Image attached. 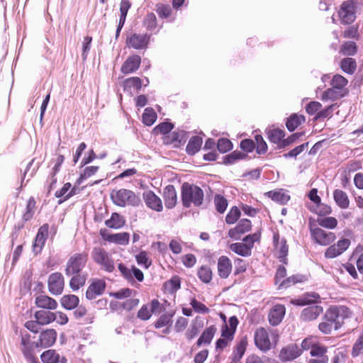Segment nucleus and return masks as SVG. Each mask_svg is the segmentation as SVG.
<instances>
[{"instance_id": "obj_38", "label": "nucleus", "mask_w": 363, "mask_h": 363, "mask_svg": "<svg viewBox=\"0 0 363 363\" xmlns=\"http://www.w3.org/2000/svg\"><path fill=\"white\" fill-rule=\"evenodd\" d=\"M306 277L303 274H294L286 279L282 280L279 284V289H287L292 285H294L298 283H303L306 281Z\"/></svg>"}, {"instance_id": "obj_22", "label": "nucleus", "mask_w": 363, "mask_h": 363, "mask_svg": "<svg viewBox=\"0 0 363 363\" xmlns=\"http://www.w3.org/2000/svg\"><path fill=\"white\" fill-rule=\"evenodd\" d=\"M218 274L221 279H227L232 272V262L229 257L220 256L218 259Z\"/></svg>"}, {"instance_id": "obj_64", "label": "nucleus", "mask_w": 363, "mask_h": 363, "mask_svg": "<svg viewBox=\"0 0 363 363\" xmlns=\"http://www.w3.org/2000/svg\"><path fill=\"white\" fill-rule=\"evenodd\" d=\"M363 350V333L359 336L356 342L354 343L352 349L351 355L352 357H357L359 355L360 352Z\"/></svg>"}, {"instance_id": "obj_62", "label": "nucleus", "mask_w": 363, "mask_h": 363, "mask_svg": "<svg viewBox=\"0 0 363 363\" xmlns=\"http://www.w3.org/2000/svg\"><path fill=\"white\" fill-rule=\"evenodd\" d=\"M156 12L157 13L160 18H167L172 14V10L169 5L157 4Z\"/></svg>"}, {"instance_id": "obj_37", "label": "nucleus", "mask_w": 363, "mask_h": 363, "mask_svg": "<svg viewBox=\"0 0 363 363\" xmlns=\"http://www.w3.org/2000/svg\"><path fill=\"white\" fill-rule=\"evenodd\" d=\"M247 345V341L246 337H243L240 340V341L237 344L233 351V357L232 362L234 363H237L239 362L242 357H243L246 347Z\"/></svg>"}, {"instance_id": "obj_21", "label": "nucleus", "mask_w": 363, "mask_h": 363, "mask_svg": "<svg viewBox=\"0 0 363 363\" xmlns=\"http://www.w3.org/2000/svg\"><path fill=\"white\" fill-rule=\"evenodd\" d=\"M323 311V308L319 305H312L303 308L300 315V319L305 322L315 320Z\"/></svg>"}, {"instance_id": "obj_12", "label": "nucleus", "mask_w": 363, "mask_h": 363, "mask_svg": "<svg viewBox=\"0 0 363 363\" xmlns=\"http://www.w3.org/2000/svg\"><path fill=\"white\" fill-rule=\"evenodd\" d=\"M99 234L103 240L109 242L121 245H126L129 243L130 234L127 232L108 233L106 228H102L100 230Z\"/></svg>"}, {"instance_id": "obj_51", "label": "nucleus", "mask_w": 363, "mask_h": 363, "mask_svg": "<svg viewBox=\"0 0 363 363\" xmlns=\"http://www.w3.org/2000/svg\"><path fill=\"white\" fill-rule=\"evenodd\" d=\"M256 143L255 150L258 155H264L267 152L268 146L262 135L257 134L255 136Z\"/></svg>"}, {"instance_id": "obj_11", "label": "nucleus", "mask_w": 363, "mask_h": 363, "mask_svg": "<svg viewBox=\"0 0 363 363\" xmlns=\"http://www.w3.org/2000/svg\"><path fill=\"white\" fill-rule=\"evenodd\" d=\"M65 286L64 277L60 272L52 273L48 280V287L49 292L55 296L62 294Z\"/></svg>"}, {"instance_id": "obj_52", "label": "nucleus", "mask_w": 363, "mask_h": 363, "mask_svg": "<svg viewBox=\"0 0 363 363\" xmlns=\"http://www.w3.org/2000/svg\"><path fill=\"white\" fill-rule=\"evenodd\" d=\"M317 222L319 225L328 229H334L337 225V220L335 217L318 218Z\"/></svg>"}, {"instance_id": "obj_55", "label": "nucleus", "mask_w": 363, "mask_h": 363, "mask_svg": "<svg viewBox=\"0 0 363 363\" xmlns=\"http://www.w3.org/2000/svg\"><path fill=\"white\" fill-rule=\"evenodd\" d=\"M143 26L147 28V30L153 31L157 28V18L154 13H148L145 17Z\"/></svg>"}, {"instance_id": "obj_36", "label": "nucleus", "mask_w": 363, "mask_h": 363, "mask_svg": "<svg viewBox=\"0 0 363 363\" xmlns=\"http://www.w3.org/2000/svg\"><path fill=\"white\" fill-rule=\"evenodd\" d=\"M333 199L335 203L342 209H346L350 206V200L347 194L340 189H335L333 191Z\"/></svg>"}, {"instance_id": "obj_63", "label": "nucleus", "mask_w": 363, "mask_h": 363, "mask_svg": "<svg viewBox=\"0 0 363 363\" xmlns=\"http://www.w3.org/2000/svg\"><path fill=\"white\" fill-rule=\"evenodd\" d=\"M164 284L165 286L169 284L170 286L169 293L174 294L181 288V279L179 276H174Z\"/></svg>"}, {"instance_id": "obj_2", "label": "nucleus", "mask_w": 363, "mask_h": 363, "mask_svg": "<svg viewBox=\"0 0 363 363\" xmlns=\"http://www.w3.org/2000/svg\"><path fill=\"white\" fill-rule=\"evenodd\" d=\"M350 310L345 306H331L325 311L323 319L334 324V330H339L344 324V320L350 316Z\"/></svg>"}, {"instance_id": "obj_17", "label": "nucleus", "mask_w": 363, "mask_h": 363, "mask_svg": "<svg viewBox=\"0 0 363 363\" xmlns=\"http://www.w3.org/2000/svg\"><path fill=\"white\" fill-rule=\"evenodd\" d=\"M106 282L103 279H94L91 284L89 286L86 291V298L88 300H93L97 296H101L104 294L106 289Z\"/></svg>"}, {"instance_id": "obj_10", "label": "nucleus", "mask_w": 363, "mask_h": 363, "mask_svg": "<svg viewBox=\"0 0 363 363\" xmlns=\"http://www.w3.org/2000/svg\"><path fill=\"white\" fill-rule=\"evenodd\" d=\"M162 139L164 145H172L174 148H180L186 142L187 132L184 130L171 131L166 136H162Z\"/></svg>"}, {"instance_id": "obj_13", "label": "nucleus", "mask_w": 363, "mask_h": 363, "mask_svg": "<svg viewBox=\"0 0 363 363\" xmlns=\"http://www.w3.org/2000/svg\"><path fill=\"white\" fill-rule=\"evenodd\" d=\"M57 332L55 329L43 330L40 333L39 338L36 341V348H48L52 346L57 340Z\"/></svg>"}, {"instance_id": "obj_39", "label": "nucleus", "mask_w": 363, "mask_h": 363, "mask_svg": "<svg viewBox=\"0 0 363 363\" xmlns=\"http://www.w3.org/2000/svg\"><path fill=\"white\" fill-rule=\"evenodd\" d=\"M229 248L235 254L242 257H249L252 255L250 246H247L243 242H235L230 245Z\"/></svg>"}, {"instance_id": "obj_31", "label": "nucleus", "mask_w": 363, "mask_h": 363, "mask_svg": "<svg viewBox=\"0 0 363 363\" xmlns=\"http://www.w3.org/2000/svg\"><path fill=\"white\" fill-rule=\"evenodd\" d=\"M203 139L199 135L192 136L186 147V152L188 155H196L201 148Z\"/></svg>"}, {"instance_id": "obj_35", "label": "nucleus", "mask_w": 363, "mask_h": 363, "mask_svg": "<svg viewBox=\"0 0 363 363\" xmlns=\"http://www.w3.org/2000/svg\"><path fill=\"white\" fill-rule=\"evenodd\" d=\"M61 306L66 310H73L76 308L79 303V298L74 294L64 295L60 298Z\"/></svg>"}, {"instance_id": "obj_53", "label": "nucleus", "mask_w": 363, "mask_h": 363, "mask_svg": "<svg viewBox=\"0 0 363 363\" xmlns=\"http://www.w3.org/2000/svg\"><path fill=\"white\" fill-rule=\"evenodd\" d=\"M304 135H305V131L296 132V133H292L291 135L288 136L286 138H284V140L281 141V145L279 146V149H284V148L289 146L290 145L296 142V140L298 138L303 136Z\"/></svg>"}, {"instance_id": "obj_32", "label": "nucleus", "mask_w": 363, "mask_h": 363, "mask_svg": "<svg viewBox=\"0 0 363 363\" xmlns=\"http://www.w3.org/2000/svg\"><path fill=\"white\" fill-rule=\"evenodd\" d=\"M348 94V91H340L337 90L333 86L331 88L327 89L323 91L321 96L322 101H335L337 99L343 98Z\"/></svg>"}, {"instance_id": "obj_25", "label": "nucleus", "mask_w": 363, "mask_h": 363, "mask_svg": "<svg viewBox=\"0 0 363 363\" xmlns=\"http://www.w3.org/2000/svg\"><path fill=\"white\" fill-rule=\"evenodd\" d=\"M306 117L296 113H291L286 118V128L289 132H294L299 125L305 123Z\"/></svg>"}, {"instance_id": "obj_41", "label": "nucleus", "mask_w": 363, "mask_h": 363, "mask_svg": "<svg viewBox=\"0 0 363 363\" xmlns=\"http://www.w3.org/2000/svg\"><path fill=\"white\" fill-rule=\"evenodd\" d=\"M174 128V124L169 120L160 123L153 128V133L155 134L160 133L163 136H166Z\"/></svg>"}, {"instance_id": "obj_24", "label": "nucleus", "mask_w": 363, "mask_h": 363, "mask_svg": "<svg viewBox=\"0 0 363 363\" xmlns=\"http://www.w3.org/2000/svg\"><path fill=\"white\" fill-rule=\"evenodd\" d=\"M264 195L280 205L286 204L291 199L283 189L269 191Z\"/></svg>"}, {"instance_id": "obj_20", "label": "nucleus", "mask_w": 363, "mask_h": 363, "mask_svg": "<svg viewBox=\"0 0 363 363\" xmlns=\"http://www.w3.org/2000/svg\"><path fill=\"white\" fill-rule=\"evenodd\" d=\"M162 196L167 208L172 209L176 206L177 203V194L174 185H167L163 190Z\"/></svg>"}, {"instance_id": "obj_57", "label": "nucleus", "mask_w": 363, "mask_h": 363, "mask_svg": "<svg viewBox=\"0 0 363 363\" xmlns=\"http://www.w3.org/2000/svg\"><path fill=\"white\" fill-rule=\"evenodd\" d=\"M328 351L326 346L315 343L310 351L311 357H316L323 359V357H328L325 354Z\"/></svg>"}, {"instance_id": "obj_23", "label": "nucleus", "mask_w": 363, "mask_h": 363, "mask_svg": "<svg viewBox=\"0 0 363 363\" xmlns=\"http://www.w3.org/2000/svg\"><path fill=\"white\" fill-rule=\"evenodd\" d=\"M286 308L283 305H276L268 315L269 324L272 326L278 325L283 320Z\"/></svg>"}, {"instance_id": "obj_47", "label": "nucleus", "mask_w": 363, "mask_h": 363, "mask_svg": "<svg viewBox=\"0 0 363 363\" xmlns=\"http://www.w3.org/2000/svg\"><path fill=\"white\" fill-rule=\"evenodd\" d=\"M357 50V45L353 41H346L340 47V52L346 56H353Z\"/></svg>"}, {"instance_id": "obj_1", "label": "nucleus", "mask_w": 363, "mask_h": 363, "mask_svg": "<svg viewBox=\"0 0 363 363\" xmlns=\"http://www.w3.org/2000/svg\"><path fill=\"white\" fill-rule=\"evenodd\" d=\"M203 191L199 186L189 182H184L181 187V199L184 208H189L193 203L200 207L203 202Z\"/></svg>"}, {"instance_id": "obj_42", "label": "nucleus", "mask_w": 363, "mask_h": 363, "mask_svg": "<svg viewBox=\"0 0 363 363\" xmlns=\"http://www.w3.org/2000/svg\"><path fill=\"white\" fill-rule=\"evenodd\" d=\"M197 276L202 282L208 284L212 280L213 272L209 266L202 265L198 269Z\"/></svg>"}, {"instance_id": "obj_7", "label": "nucleus", "mask_w": 363, "mask_h": 363, "mask_svg": "<svg viewBox=\"0 0 363 363\" xmlns=\"http://www.w3.org/2000/svg\"><path fill=\"white\" fill-rule=\"evenodd\" d=\"M91 257L105 271L113 272L115 269L113 261L105 249L101 247H94L91 252Z\"/></svg>"}, {"instance_id": "obj_49", "label": "nucleus", "mask_w": 363, "mask_h": 363, "mask_svg": "<svg viewBox=\"0 0 363 363\" xmlns=\"http://www.w3.org/2000/svg\"><path fill=\"white\" fill-rule=\"evenodd\" d=\"M173 313H164L161 315L157 321L155 322L154 326L156 329L161 328L165 326H169L172 323Z\"/></svg>"}, {"instance_id": "obj_46", "label": "nucleus", "mask_w": 363, "mask_h": 363, "mask_svg": "<svg viewBox=\"0 0 363 363\" xmlns=\"http://www.w3.org/2000/svg\"><path fill=\"white\" fill-rule=\"evenodd\" d=\"M348 83L347 79L343 76L336 74H335L330 82V85L333 88L340 91H347L345 87Z\"/></svg>"}, {"instance_id": "obj_58", "label": "nucleus", "mask_w": 363, "mask_h": 363, "mask_svg": "<svg viewBox=\"0 0 363 363\" xmlns=\"http://www.w3.org/2000/svg\"><path fill=\"white\" fill-rule=\"evenodd\" d=\"M306 306L316 305L320 298V295L316 292H306L301 295Z\"/></svg>"}, {"instance_id": "obj_5", "label": "nucleus", "mask_w": 363, "mask_h": 363, "mask_svg": "<svg viewBox=\"0 0 363 363\" xmlns=\"http://www.w3.org/2000/svg\"><path fill=\"white\" fill-rule=\"evenodd\" d=\"M21 351L23 357L28 363H40L38 357L35 355L36 342L30 340V335L26 331H21Z\"/></svg>"}, {"instance_id": "obj_4", "label": "nucleus", "mask_w": 363, "mask_h": 363, "mask_svg": "<svg viewBox=\"0 0 363 363\" xmlns=\"http://www.w3.org/2000/svg\"><path fill=\"white\" fill-rule=\"evenodd\" d=\"M88 260V253H74L67 260L65 272L66 276L79 274L85 267Z\"/></svg>"}, {"instance_id": "obj_54", "label": "nucleus", "mask_w": 363, "mask_h": 363, "mask_svg": "<svg viewBox=\"0 0 363 363\" xmlns=\"http://www.w3.org/2000/svg\"><path fill=\"white\" fill-rule=\"evenodd\" d=\"M241 216L239 208L236 206H233L225 216V222L228 224H234L238 221Z\"/></svg>"}, {"instance_id": "obj_29", "label": "nucleus", "mask_w": 363, "mask_h": 363, "mask_svg": "<svg viewBox=\"0 0 363 363\" xmlns=\"http://www.w3.org/2000/svg\"><path fill=\"white\" fill-rule=\"evenodd\" d=\"M265 133L269 141L277 145V149L286 135L285 131L279 128L266 129Z\"/></svg>"}, {"instance_id": "obj_27", "label": "nucleus", "mask_w": 363, "mask_h": 363, "mask_svg": "<svg viewBox=\"0 0 363 363\" xmlns=\"http://www.w3.org/2000/svg\"><path fill=\"white\" fill-rule=\"evenodd\" d=\"M43 363H67L65 357H60L55 350H48L40 354Z\"/></svg>"}, {"instance_id": "obj_50", "label": "nucleus", "mask_w": 363, "mask_h": 363, "mask_svg": "<svg viewBox=\"0 0 363 363\" xmlns=\"http://www.w3.org/2000/svg\"><path fill=\"white\" fill-rule=\"evenodd\" d=\"M335 107H338L337 104H334L332 105H330L325 108L317 112V113L315 115L313 120L314 121H319L321 119H325L326 118H330L333 115V112L334 111Z\"/></svg>"}, {"instance_id": "obj_6", "label": "nucleus", "mask_w": 363, "mask_h": 363, "mask_svg": "<svg viewBox=\"0 0 363 363\" xmlns=\"http://www.w3.org/2000/svg\"><path fill=\"white\" fill-rule=\"evenodd\" d=\"M357 2L355 0L344 1L337 11L340 23L343 25H351L357 18Z\"/></svg>"}, {"instance_id": "obj_8", "label": "nucleus", "mask_w": 363, "mask_h": 363, "mask_svg": "<svg viewBox=\"0 0 363 363\" xmlns=\"http://www.w3.org/2000/svg\"><path fill=\"white\" fill-rule=\"evenodd\" d=\"M309 229L312 239L320 245H329L333 242L336 236L332 232H326L325 230L309 223Z\"/></svg>"}, {"instance_id": "obj_44", "label": "nucleus", "mask_w": 363, "mask_h": 363, "mask_svg": "<svg viewBox=\"0 0 363 363\" xmlns=\"http://www.w3.org/2000/svg\"><path fill=\"white\" fill-rule=\"evenodd\" d=\"M157 118L156 112L151 107L146 108L142 115L143 123L147 126L152 125L156 121Z\"/></svg>"}, {"instance_id": "obj_19", "label": "nucleus", "mask_w": 363, "mask_h": 363, "mask_svg": "<svg viewBox=\"0 0 363 363\" xmlns=\"http://www.w3.org/2000/svg\"><path fill=\"white\" fill-rule=\"evenodd\" d=\"M141 64V57L138 55L129 56L123 63L121 72L124 74H128L136 72Z\"/></svg>"}, {"instance_id": "obj_14", "label": "nucleus", "mask_w": 363, "mask_h": 363, "mask_svg": "<svg viewBox=\"0 0 363 363\" xmlns=\"http://www.w3.org/2000/svg\"><path fill=\"white\" fill-rule=\"evenodd\" d=\"M255 344L260 350L266 352L270 349L269 334L264 328H259L255 332Z\"/></svg>"}, {"instance_id": "obj_60", "label": "nucleus", "mask_w": 363, "mask_h": 363, "mask_svg": "<svg viewBox=\"0 0 363 363\" xmlns=\"http://www.w3.org/2000/svg\"><path fill=\"white\" fill-rule=\"evenodd\" d=\"M190 305L193 310L198 313L206 314L210 311L209 308L206 305L197 301L195 297H192L190 299Z\"/></svg>"}, {"instance_id": "obj_34", "label": "nucleus", "mask_w": 363, "mask_h": 363, "mask_svg": "<svg viewBox=\"0 0 363 363\" xmlns=\"http://www.w3.org/2000/svg\"><path fill=\"white\" fill-rule=\"evenodd\" d=\"M34 318L41 323V325H48L56 320V313L48 311H38L34 313Z\"/></svg>"}, {"instance_id": "obj_3", "label": "nucleus", "mask_w": 363, "mask_h": 363, "mask_svg": "<svg viewBox=\"0 0 363 363\" xmlns=\"http://www.w3.org/2000/svg\"><path fill=\"white\" fill-rule=\"evenodd\" d=\"M110 196L113 203L120 207H125L127 205L138 206L141 202L139 196L129 189L113 190Z\"/></svg>"}, {"instance_id": "obj_61", "label": "nucleus", "mask_w": 363, "mask_h": 363, "mask_svg": "<svg viewBox=\"0 0 363 363\" xmlns=\"http://www.w3.org/2000/svg\"><path fill=\"white\" fill-rule=\"evenodd\" d=\"M239 146L243 152L250 153L255 150L256 143L251 138H245L240 141Z\"/></svg>"}, {"instance_id": "obj_30", "label": "nucleus", "mask_w": 363, "mask_h": 363, "mask_svg": "<svg viewBox=\"0 0 363 363\" xmlns=\"http://www.w3.org/2000/svg\"><path fill=\"white\" fill-rule=\"evenodd\" d=\"M143 86V81L138 77H132L125 79L123 82V91L125 92L132 93V88L135 89L137 93H139Z\"/></svg>"}, {"instance_id": "obj_9", "label": "nucleus", "mask_w": 363, "mask_h": 363, "mask_svg": "<svg viewBox=\"0 0 363 363\" xmlns=\"http://www.w3.org/2000/svg\"><path fill=\"white\" fill-rule=\"evenodd\" d=\"M152 34L150 33H131L126 38V45L134 50H146L150 43Z\"/></svg>"}, {"instance_id": "obj_18", "label": "nucleus", "mask_w": 363, "mask_h": 363, "mask_svg": "<svg viewBox=\"0 0 363 363\" xmlns=\"http://www.w3.org/2000/svg\"><path fill=\"white\" fill-rule=\"evenodd\" d=\"M143 196L145 203L148 208L157 212H161L162 211L163 206L162 200L154 191L151 190L145 191Z\"/></svg>"}, {"instance_id": "obj_48", "label": "nucleus", "mask_w": 363, "mask_h": 363, "mask_svg": "<svg viewBox=\"0 0 363 363\" xmlns=\"http://www.w3.org/2000/svg\"><path fill=\"white\" fill-rule=\"evenodd\" d=\"M214 205L219 213H223L227 209L228 202L224 196L216 194L214 196Z\"/></svg>"}, {"instance_id": "obj_40", "label": "nucleus", "mask_w": 363, "mask_h": 363, "mask_svg": "<svg viewBox=\"0 0 363 363\" xmlns=\"http://www.w3.org/2000/svg\"><path fill=\"white\" fill-rule=\"evenodd\" d=\"M340 67L345 73L352 74L357 68L356 60L352 57H345L341 60Z\"/></svg>"}, {"instance_id": "obj_43", "label": "nucleus", "mask_w": 363, "mask_h": 363, "mask_svg": "<svg viewBox=\"0 0 363 363\" xmlns=\"http://www.w3.org/2000/svg\"><path fill=\"white\" fill-rule=\"evenodd\" d=\"M72 277L69 280V286L72 291H78L85 284L86 280V275H82L79 273L72 274Z\"/></svg>"}, {"instance_id": "obj_15", "label": "nucleus", "mask_w": 363, "mask_h": 363, "mask_svg": "<svg viewBox=\"0 0 363 363\" xmlns=\"http://www.w3.org/2000/svg\"><path fill=\"white\" fill-rule=\"evenodd\" d=\"M252 223L247 218L241 219L236 226L228 231V236L235 240H240V235L251 230Z\"/></svg>"}, {"instance_id": "obj_59", "label": "nucleus", "mask_w": 363, "mask_h": 363, "mask_svg": "<svg viewBox=\"0 0 363 363\" xmlns=\"http://www.w3.org/2000/svg\"><path fill=\"white\" fill-rule=\"evenodd\" d=\"M309 143L306 142L300 145H298L283 155V157L286 159L288 158H296L298 155L303 152L308 146Z\"/></svg>"}, {"instance_id": "obj_56", "label": "nucleus", "mask_w": 363, "mask_h": 363, "mask_svg": "<svg viewBox=\"0 0 363 363\" xmlns=\"http://www.w3.org/2000/svg\"><path fill=\"white\" fill-rule=\"evenodd\" d=\"M135 259L139 265L144 267L145 269H148L152 264V261L145 250H142L136 255Z\"/></svg>"}, {"instance_id": "obj_28", "label": "nucleus", "mask_w": 363, "mask_h": 363, "mask_svg": "<svg viewBox=\"0 0 363 363\" xmlns=\"http://www.w3.org/2000/svg\"><path fill=\"white\" fill-rule=\"evenodd\" d=\"M217 331L214 325L206 328L201 334L200 337L196 341V346L201 347L203 345H208L211 344L213 337Z\"/></svg>"}, {"instance_id": "obj_45", "label": "nucleus", "mask_w": 363, "mask_h": 363, "mask_svg": "<svg viewBox=\"0 0 363 363\" xmlns=\"http://www.w3.org/2000/svg\"><path fill=\"white\" fill-rule=\"evenodd\" d=\"M216 147L220 153L225 154L233 149V143L226 138H220L217 140Z\"/></svg>"}, {"instance_id": "obj_26", "label": "nucleus", "mask_w": 363, "mask_h": 363, "mask_svg": "<svg viewBox=\"0 0 363 363\" xmlns=\"http://www.w3.org/2000/svg\"><path fill=\"white\" fill-rule=\"evenodd\" d=\"M35 303L37 307L47 310H55L57 307V301L47 295L38 296L35 298Z\"/></svg>"}, {"instance_id": "obj_16", "label": "nucleus", "mask_w": 363, "mask_h": 363, "mask_svg": "<svg viewBox=\"0 0 363 363\" xmlns=\"http://www.w3.org/2000/svg\"><path fill=\"white\" fill-rule=\"evenodd\" d=\"M302 354V350L296 344H290L283 347L279 354L283 362L292 361Z\"/></svg>"}, {"instance_id": "obj_33", "label": "nucleus", "mask_w": 363, "mask_h": 363, "mask_svg": "<svg viewBox=\"0 0 363 363\" xmlns=\"http://www.w3.org/2000/svg\"><path fill=\"white\" fill-rule=\"evenodd\" d=\"M125 224V218L118 213H111V218L105 221V225L112 229H120Z\"/></svg>"}]
</instances>
